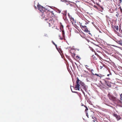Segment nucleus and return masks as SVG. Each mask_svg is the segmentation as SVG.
I'll list each match as a JSON object with an SVG mask.
<instances>
[{
	"mask_svg": "<svg viewBox=\"0 0 122 122\" xmlns=\"http://www.w3.org/2000/svg\"><path fill=\"white\" fill-rule=\"evenodd\" d=\"M68 15L69 18H70V20L71 22H72L73 21H74V20L73 18H72L71 16H70V15L69 14H68Z\"/></svg>",
	"mask_w": 122,
	"mask_h": 122,
	"instance_id": "14",
	"label": "nucleus"
},
{
	"mask_svg": "<svg viewBox=\"0 0 122 122\" xmlns=\"http://www.w3.org/2000/svg\"><path fill=\"white\" fill-rule=\"evenodd\" d=\"M94 75H95L97 76H99V77H101V75L100 74H97L96 73L95 74H94Z\"/></svg>",
	"mask_w": 122,
	"mask_h": 122,
	"instance_id": "22",
	"label": "nucleus"
},
{
	"mask_svg": "<svg viewBox=\"0 0 122 122\" xmlns=\"http://www.w3.org/2000/svg\"><path fill=\"white\" fill-rule=\"evenodd\" d=\"M92 57L93 60H96L97 59V57H96L94 55L92 56Z\"/></svg>",
	"mask_w": 122,
	"mask_h": 122,
	"instance_id": "16",
	"label": "nucleus"
},
{
	"mask_svg": "<svg viewBox=\"0 0 122 122\" xmlns=\"http://www.w3.org/2000/svg\"><path fill=\"white\" fill-rule=\"evenodd\" d=\"M71 91L72 92H75V93L76 92H73L72 91V89H71Z\"/></svg>",
	"mask_w": 122,
	"mask_h": 122,
	"instance_id": "39",
	"label": "nucleus"
},
{
	"mask_svg": "<svg viewBox=\"0 0 122 122\" xmlns=\"http://www.w3.org/2000/svg\"><path fill=\"white\" fill-rule=\"evenodd\" d=\"M66 0H61V2H66Z\"/></svg>",
	"mask_w": 122,
	"mask_h": 122,
	"instance_id": "30",
	"label": "nucleus"
},
{
	"mask_svg": "<svg viewBox=\"0 0 122 122\" xmlns=\"http://www.w3.org/2000/svg\"><path fill=\"white\" fill-rule=\"evenodd\" d=\"M113 40L117 43L118 41L119 40L117 39L116 38L114 39Z\"/></svg>",
	"mask_w": 122,
	"mask_h": 122,
	"instance_id": "23",
	"label": "nucleus"
},
{
	"mask_svg": "<svg viewBox=\"0 0 122 122\" xmlns=\"http://www.w3.org/2000/svg\"><path fill=\"white\" fill-rule=\"evenodd\" d=\"M84 106L86 108V109L85 110V111L86 112H86H87V111L88 110V108L86 107V106H85L84 105Z\"/></svg>",
	"mask_w": 122,
	"mask_h": 122,
	"instance_id": "21",
	"label": "nucleus"
},
{
	"mask_svg": "<svg viewBox=\"0 0 122 122\" xmlns=\"http://www.w3.org/2000/svg\"><path fill=\"white\" fill-rule=\"evenodd\" d=\"M69 52L71 54L72 57L74 58L76 55L74 50L72 49H71L69 51Z\"/></svg>",
	"mask_w": 122,
	"mask_h": 122,
	"instance_id": "8",
	"label": "nucleus"
},
{
	"mask_svg": "<svg viewBox=\"0 0 122 122\" xmlns=\"http://www.w3.org/2000/svg\"><path fill=\"white\" fill-rule=\"evenodd\" d=\"M117 43L121 45H122V42L121 40V39L119 40L117 42Z\"/></svg>",
	"mask_w": 122,
	"mask_h": 122,
	"instance_id": "13",
	"label": "nucleus"
},
{
	"mask_svg": "<svg viewBox=\"0 0 122 122\" xmlns=\"http://www.w3.org/2000/svg\"><path fill=\"white\" fill-rule=\"evenodd\" d=\"M113 29H116V30L117 31L118 30V26H115L113 27Z\"/></svg>",
	"mask_w": 122,
	"mask_h": 122,
	"instance_id": "15",
	"label": "nucleus"
},
{
	"mask_svg": "<svg viewBox=\"0 0 122 122\" xmlns=\"http://www.w3.org/2000/svg\"><path fill=\"white\" fill-rule=\"evenodd\" d=\"M45 20L47 23H48L49 26L50 27L51 26L52 24H53V19L51 17H50L47 19H45Z\"/></svg>",
	"mask_w": 122,
	"mask_h": 122,
	"instance_id": "2",
	"label": "nucleus"
},
{
	"mask_svg": "<svg viewBox=\"0 0 122 122\" xmlns=\"http://www.w3.org/2000/svg\"><path fill=\"white\" fill-rule=\"evenodd\" d=\"M81 85L82 86V88L86 92L87 90V88L86 87L85 85L78 78H77V80L76 81V85L75 88H76L77 90L79 91L80 90V86Z\"/></svg>",
	"mask_w": 122,
	"mask_h": 122,
	"instance_id": "1",
	"label": "nucleus"
},
{
	"mask_svg": "<svg viewBox=\"0 0 122 122\" xmlns=\"http://www.w3.org/2000/svg\"><path fill=\"white\" fill-rule=\"evenodd\" d=\"M113 116L116 117L117 121L120 120L121 118L120 115H118L115 113L113 114Z\"/></svg>",
	"mask_w": 122,
	"mask_h": 122,
	"instance_id": "9",
	"label": "nucleus"
},
{
	"mask_svg": "<svg viewBox=\"0 0 122 122\" xmlns=\"http://www.w3.org/2000/svg\"><path fill=\"white\" fill-rule=\"evenodd\" d=\"M106 78L108 80L110 79V78L109 77L107 78Z\"/></svg>",
	"mask_w": 122,
	"mask_h": 122,
	"instance_id": "38",
	"label": "nucleus"
},
{
	"mask_svg": "<svg viewBox=\"0 0 122 122\" xmlns=\"http://www.w3.org/2000/svg\"><path fill=\"white\" fill-rule=\"evenodd\" d=\"M86 68H87V70L91 72L92 73V75H94V74L93 73V71H94V70H93V69H90V68H88V67H89V66H88L86 65Z\"/></svg>",
	"mask_w": 122,
	"mask_h": 122,
	"instance_id": "11",
	"label": "nucleus"
},
{
	"mask_svg": "<svg viewBox=\"0 0 122 122\" xmlns=\"http://www.w3.org/2000/svg\"><path fill=\"white\" fill-rule=\"evenodd\" d=\"M61 35H59V38H60V40H62L63 39V38L62 37H61Z\"/></svg>",
	"mask_w": 122,
	"mask_h": 122,
	"instance_id": "24",
	"label": "nucleus"
},
{
	"mask_svg": "<svg viewBox=\"0 0 122 122\" xmlns=\"http://www.w3.org/2000/svg\"><path fill=\"white\" fill-rule=\"evenodd\" d=\"M81 91H82V92H83V91L82 90V89H81Z\"/></svg>",
	"mask_w": 122,
	"mask_h": 122,
	"instance_id": "40",
	"label": "nucleus"
},
{
	"mask_svg": "<svg viewBox=\"0 0 122 122\" xmlns=\"http://www.w3.org/2000/svg\"><path fill=\"white\" fill-rule=\"evenodd\" d=\"M92 118L93 119L92 120V121H93L94 122H95L96 120V118L95 117H92Z\"/></svg>",
	"mask_w": 122,
	"mask_h": 122,
	"instance_id": "17",
	"label": "nucleus"
},
{
	"mask_svg": "<svg viewBox=\"0 0 122 122\" xmlns=\"http://www.w3.org/2000/svg\"><path fill=\"white\" fill-rule=\"evenodd\" d=\"M65 3H66V5H71V4L69 2H68L66 0V2H65Z\"/></svg>",
	"mask_w": 122,
	"mask_h": 122,
	"instance_id": "19",
	"label": "nucleus"
},
{
	"mask_svg": "<svg viewBox=\"0 0 122 122\" xmlns=\"http://www.w3.org/2000/svg\"><path fill=\"white\" fill-rule=\"evenodd\" d=\"M75 63L76 64V63Z\"/></svg>",
	"mask_w": 122,
	"mask_h": 122,
	"instance_id": "42",
	"label": "nucleus"
},
{
	"mask_svg": "<svg viewBox=\"0 0 122 122\" xmlns=\"http://www.w3.org/2000/svg\"><path fill=\"white\" fill-rule=\"evenodd\" d=\"M80 23V26H81V24L82 25H86L87 24H88V22L87 23L85 21H83L82 22V23H80V22H79Z\"/></svg>",
	"mask_w": 122,
	"mask_h": 122,
	"instance_id": "12",
	"label": "nucleus"
},
{
	"mask_svg": "<svg viewBox=\"0 0 122 122\" xmlns=\"http://www.w3.org/2000/svg\"><path fill=\"white\" fill-rule=\"evenodd\" d=\"M107 96L109 97V99L112 101H114L116 100V98L113 97L112 95L110 94V93H109Z\"/></svg>",
	"mask_w": 122,
	"mask_h": 122,
	"instance_id": "6",
	"label": "nucleus"
},
{
	"mask_svg": "<svg viewBox=\"0 0 122 122\" xmlns=\"http://www.w3.org/2000/svg\"><path fill=\"white\" fill-rule=\"evenodd\" d=\"M119 31L121 33L122 32V30H120V29L119 30Z\"/></svg>",
	"mask_w": 122,
	"mask_h": 122,
	"instance_id": "35",
	"label": "nucleus"
},
{
	"mask_svg": "<svg viewBox=\"0 0 122 122\" xmlns=\"http://www.w3.org/2000/svg\"><path fill=\"white\" fill-rule=\"evenodd\" d=\"M120 100H122V94H120Z\"/></svg>",
	"mask_w": 122,
	"mask_h": 122,
	"instance_id": "27",
	"label": "nucleus"
},
{
	"mask_svg": "<svg viewBox=\"0 0 122 122\" xmlns=\"http://www.w3.org/2000/svg\"><path fill=\"white\" fill-rule=\"evenodd\" d=\"M37 7H38V10L42 13H43L45 11V10H46V9L45 8L43 7L41 5H37Z\"/></svg>",
	"mask_w": 122,
	"mask_h": 122,
	"instance_id": "4",
	"label": "nucleus"
},
{
	"mask_svg": "<svg viewBox=\"0 0 122 122\" xmlns=\"http://www.w3.org/2000/svg\"><path fill=\"white\" fill-rule=\"evenodd\" d=\"M103 66V65H102V66H100V69H102V68Z\"/></svg>",
	"mask_w": 122,
	"mask_h": 122,
	"instance_id": "34",
	"label": "nucleus"
},
{
	"mask_svg": "<svg viewBox=\"0 0 122 122\" xmlns=\"http://www.w3.org/2000/svg\"><path fill=\"white\" fill-rule=\"evenodd\" d=\"M119 9H120V11L122 13V9L121 8V7H120L119 8Z\"/></svg>",
	"mask_w": 122,
	"mask_h": 122,
	"instance_id": "28",
	"label": "nucleus"
},
{
	"mask_svg": "<svg viewBox=\"0 0 122 122\" xmlns=\"http://www.w3.org/2000/svg\"><path fill=\"white\" fill-rule=\"evenodd\" d=\"M112 74L110 72H109V74H107V76H109L110 75H111Z\"/></svg>",
	"mask_w": 122,
	"mask_h": 122,
	"instance_id": "29",
	"label": "nucleus"
},
{
	"mask_svg": "<svg viewBox=\"0 0 122 122\" xmlns=\"http://www.w3.org/2000/svg\"><path fill=\"white\" fill-rule=\"evenodd\" d=\"M62 31V35L63 36H64V35L65 34V32H64V31L63 30H61Z\"/></svg>",
	"mask_w": 122,
	"mask_h": 122,
	"instance_id": "25",
	"label": "nucleus"
},
{
	"mask_svg": "<svg viewBox=\"0 0 122 122\" xmlns=\"http://www.w3.org/2000/svg\"><path fill=\"white\" fill-rule=\"evenodd\" d=\"M76 60H80L81 59L80 57L78 56H76Z\"/></svg>",
	"mask_w": 122,
	"mask_h": 122,
	"instance_id": "20",
	"label": "nucleus"
},
{
	"mask_svg": "<svg viewBox=\"0 0 122 122\" xmlns=\"http://www.w3.org/2000/svg\"><path fill=\"white\" fill-rule=\"evenodd\" d=\"M94 114V112L92 111H90L86 113V116L88 118H89V117H92L93 116Z\"/></svg>",
	"mask_w": 122,
	"mask_h": 122,
	"instance_id": "3",
	"label": "nucleus"
},
{
	"mask_svg": "<svg viewBox=\"0 0 122 122\" xmlns=\"http://www.w3.org/2000/svg\"><path fill=\"white\" fill-rule=\"evenodd\" d=\"M118 15H118V14H116V16H117V17H118Z\"/></svg>",
	"mask_w": 122,
	"mask_h": 122,
	"instance_id": "36",
	"label": "nucleus"
},
{
	"mask_svg": "<svg viewBox=\"0 0 122 122\" xmlns=\"http://www.w3.org/2000/svg\"><path fill=\"white\" fill-rule=\"evenodd\" d=\"M84 72L86 73H87V74H88V71H85V70H84Z\"/></svg>",
	"mask_w": 122,
	"mask_h": 122,
	"instance_id": "32",
	"label": "nucleus"
},
{
	"mask_svg": "<svg viewBox=\"0 0 122 122\" xmlns=\"http://www.w3.org/2000/svg\"><path fill=\"white\" fill-rule=\"evenodd\" d=\"M58 12L59 13H60L61 12V11L59 10L58 9L57 10Z\"/></svg>",
	"mask_w": 122,
	"mask_h": 122,
	"instance_id": "31",
	"label": "nucleus"
},
{
	"mask_svg": "<svg viewBox=\"0 0 122 122\" xmlns=\"http://www.w3.org/2000/svg\"><path fill=\"white\" fill-rule=\"evenodd\" d=\"M43 13V14L42 15V16L43 17V19L44 20L45 19H47L50 17L49 15V14L46 13L45 11Z\"/></svg>",
	"mask_w": 122,
	"mask_h": 122,
	"instance_id": "5",
	"label": "nucleus"
},
{
	"mask_svg": "<svg viewBox=\"0 0 122 122\" xmlns=\"http://www.w3.org/2000/svg\"><path fill=\"white\" fill-rule=\"evenodd\" d=\"M89 67H88V68H89Z\"/></svg>",
	"mask_w": 122,
	"mask_h": 122,
	"instance_id": "43",
	"label": "nucleus"
},
{
	"mask_svg": "<svg viewBox=\"0 0 122 122\" xmlns=\"http://www.w3.org/2000/svg\"><path fill=\"white\" fill-rule=\"evenodd\" d=\"M113 46H114V45Z\"/></svg>",
	"mask_w": 122,
	"mask_h": 122,
	"instance_id": "41",
	"label": "nucleus"
},
{
	"mask_svg": "<svg viewBox=\"0 0 122 122\" xmlns=\"http://www.w3.org/2000/svg\"><path fill=\"white\" fill-rule=\"evenodd\" d=\"M105 84H107V81H105Z\"/></svg>",
	"mask_w": 122,
	"mask_h": 122,
	"instance_id": "37",
	"label": "nucleus"
},
{
	"mask_svg": "<svg viewBox=\"0 0 122 122\" xmlns=\"http://www.w3.org/2000/svg\"><path fill=\"white\" fill-rule=\"evenodd\" d=\"M81 27L82 28L84 29V31L86 32H90L88 29L87 28L86 26V25H82L81 24Z\"/></svg>",
	"mask_w": 122,
	"mask_h": 122,
	"instance_id": "7",
	"label": "nucleus"
},
{
	"mask_svg": "<svg viewBox=\"0 0 122 122\" xmlns=\"http://www.w3.org/2000/svg\"><path fill=\"white\" fill-rule=\"evenodd\" d=\"M119 4L121 3V2H122V0H119Z\"/></svg>",
	"mask_w": 122,
	"mask_h": 122,
	"instance_id": "33",
	"label": "nucleus"
},
{
	"mask_svg": "<svg viewBox=\"0 0 122 122\" xmlns=\"http://www.w3.org/2000/svg\"><path fill=\"white\" fill-rule=\"evenodd\" d=\"M52 42L53 43V44L55 46L56 48L57 49V45L54 43V42L53 41H52Z\"/></svg>",
	"mask_w": 122,
	"mask_h": 122,
	"instance_id": "26",
	"label": "nucleus"
},
{
	"mask_svg": "<svg viewBox=\"0 0 122 122\" xmlns=\"http://www.w3.org/2000/svg\"><path fill=\"white\" fill-rule=\"evenodd\" d=\"M50 12L51 13V15L53 17H54L55 19L57 20L58 17L57 15H54V14L53 13V11H50Z\"/></svg>",
	"mask_w": 122,
	"mask_h": 122,
	"instance_id": "10",
	"label": "nucleus"
},
{
	"mask_svg": "<svg viewBox=\"0 0 122 122\" xmlns=\"http://www.w3.org/2000/svg\"><path fill=\"white\" fill-rule=\"evenodd\" d=\"M63 26L61 24L60 26V30H63Z\"/></svg>",
	"mask_w": 122,
	"mask_h": 122,
	"instance_id": "18",
	"label": "nucleus"
}]
</instances>
